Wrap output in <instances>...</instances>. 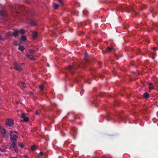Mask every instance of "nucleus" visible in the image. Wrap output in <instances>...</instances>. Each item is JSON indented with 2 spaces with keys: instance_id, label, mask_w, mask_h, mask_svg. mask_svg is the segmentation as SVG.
Returning <instances> with one entry per match:
<instances>
[{
  "instance_id": "423d86ee",
  "label": "nucleus",
  "mask_w": 158,
  "mask_h": 158,
  "mask_svg": "<svg viewBox=\"0 0 158 158\" xmlns=\"http://www.w3.org/2000/svg\"><path fill=\"white\" fill-rule=\"evenodd\" d=\"M6 124L9 126H11L14 124V120L11 119H7L6 121Z\"/></svg>"
},
{
  "instance_id": "6ab92c4d",
  "label": "nucleus",
  "mask_w": 158,
  "mask_h": 158,
  "mask_svg": "<svg viewBox=\"0 0 158 158\" xmlns=\"http://www.w3.org/2000/svg\"><path fill=\"white\" fill-rule=\"evenodd\" d=\"M19 145L20 147L22 148H23L24 147V145L23 144L19 142Z\"/></svg>"
},
{
  "instance_id": "9b49d317",
  "label": "nucleus",
  "mask_w": 158,
  "mask_h": 158,
  "mask_svg": "<svg viewBox=\"0 0 158 158\" xmlns=\"http://www.w3.org/2000/svg\"><path fill=\"white\" fill-rule=\"evenodd\" d=\"M149 96V94L147 92H145L143 94V96L146 99L148 98Z\"/></svg>"
},
{
  "instance_id": "b1692460",
  "label": "nucleus",
  "mask_w": 158,
  "mask_h": 158,
  "mask_svg": "<svg viewBox=\"0 0 158 158\" xmlns=\"http://www.w3.org/2000/svg\"><path fill=\"white\" fill-rule=\"evenodd\" d=\"M13 44H14L15 45H17L18 44H17V41H15L14 42V43H13Z\"/></svg>"
},
{
  "instance_id": "4468645a",
  "label": "nucleus",
  "mask_w": 158,
  "mask_h": 158,
  "mask_svg": "<svg viewBox=\"0 0 158 158\" xmlns=\"http://www.w3.org/2000/svg\"><path fill=\"white\" fill-rule=\"evenodd\" d=\"M20 87H22L23 88H24L26 87V86L25 84L23 82H21L19 85Z\"/></svg>"
},
{
  "instance_id": "c85d7f7f",
  "label": "nucleus",
  "mask_w": 158,
  "mask_h": 158,
  "mask_svg": "<svg viewBox=\"0 0 158 158\" xmlns=\"http://www.w3.org/2000/svg\"><path fill=\"white\" fill-rule=\"evenodd\" d=\"M59 2H60L61 5L63 4L61 0H58Z\"/></svg>"
},
{
  "instance_id": "cd10ccee",
  "label": "nucleus",
  "mask_w": 158,
  "mask_h": 158,
  "mask_svg": "<svg viewBox=\"0 0 158 158\" xmlns=\"http://www.w3.org/2000/svg\"><path fill=\"white\" fill-rule=\"evenodd\" d=\"M43 154H44V153L42 152H40V155L42 156V155H43Z\"/></svg>"
},
{
  "instance_id": "5701e85b",
  "label": "nucleus",
  "mask_w": 158,
  "mask_h": 158,
  "mask_svg": "<svg viewBox=\"0 0 158 158\" xmlns=\"http://www.w3.org/2000/svg\"><path fill=\"white\" fill-rule=\"evenodd\" d=\"M152 59H154L155 58V54L153 53H152Z\"/></svg>"
},
{
  "instance_id": "e433bc0d",
  "label": "nucleus",
  "mask_w": 158,
  "mask_h": 158,
  "mask_svg": "<svg viewBox=\"0 0 158 158\" xmlns=\"http://www.w3.org/2000/svg\"><path fill=\"white\" fill-rule=\"evenodd\" d=\"M11 158H18L16 157H11Z\"/></svg>"
},
{
  "instance_id": "4be33fe9",
  "label": "nucleus",
  "mask_w": 158,
  "mask_h": 158,
  "mask_svg": "<svg viewBox=\"0 0 158 158\" xmlns=\"http://www.w3.org/2000/svg\"><path fill=\"white\" fill-rule=\"evenodd\" d=\"M40 110H37L35 112V114L36 115H39L40 114Z\"/></svg>"
},
{
  "instance_id": "39448f33",
  "label": "nucleus",
  "mask_w": 158,
  "mask_h": 158,
  "mask_svg": "<svg viewBox=\"0 0 158 158\" xmlns=\"http://www.w3.org/2000/svg\"><path fill=\"white\" fill-rule=\"evenodd\" d=\"M14 68L15 70L21 71H22V67L21 65L17 62H15L14 64Z\"/></svg>"
},
{
  "instance_id": "412c9836",
  "label": "nucleus",
  "mask_w": 158,
  "mask_h": 158,
  "mask_svg": "<svg viewBox=\"0 0 158 158\" xmlns=\"http://www.w3.org/2000/svg\"><path fill=\"white\" fill-rule=\"evenodd\" d=\"M31 24L32 25H35L36 24V23L35 21H32L31 22Z\"/></svg>"
},
{
  "instance_id": "9d476101",
  "label": "nucleus",
  "mask_w": 158,
  "mask_h": 158,
  "mask_svg": "<svg viewBox=\"0 0 158 158\" xmlns=\"http://www.w3.org/2000/svg\"><path fill=\"white\" fill-rule=\"evenodd\" d=\"M32 39L33 40L35 39L37 37L38 34V33L37 32H35L34 31H32Z\"/></svg>"
},
{
  "instance_id": "dca6fc26",
  "label": "nucleus",
  "mask_w": 158,
  "mask_h": 158,
  "mask_svg": "<svg viewBox=\"0 0 158 158\" xmlns=\"http://www.w3.org/2000/svg\"><path fill=\"white\" fill-rule=\"evenodd\" d=\"M21 39L23 41H24L27 40V38L25 36L22 35L21 36Z\"/></svg>"
},
{
  "instance_id": "7ed1b4c3",
  "label": "nucleus",
  "mask_w": 158,
  "mask_h": 158,
  "mask_svg": "<svg viewBox=\"0 0 158 158\" xmlns=\"http://www.w3.org/2000/svg\"><path fill=\"white\" fill-rule=\"evenodd\" d=\"M0 130L2 136L5 138H8L9 133L2 126H0Z\"/></svg>"
},
{
  "instance_id": "aec40b11",
  "label": "nucleus",
  "mask_w": 158,
  "mask_h": 158,
  "mask_svg": "<svg viewBox=\"0 0 158 158\" xmlns=\"http://www.w3.org/2000/svg\"><path fill=\"white\" fill-rule=\"evenodd\" d=\"M31 149L32 151H34L36 150L35 147L34 146H32L31 147Z\"/></svg>"
},
{
  "instance_id": "f8f14e48",
  "label": "nucleus",
  "mask_w": 158,
  "mask_h": 158,
  "mask_svg": "<svg viewBox=\"0 0 158 158\" xmlns=\"http://www.w3.org/2000/svg\"><path fill=\"white\" fill-rule=\"evenodd\" d=\"M18 49L19 50L23 51L25 50V48L23 46L20 45Z\"/></svg>"
},
{
  "instance_id": "c756f323",
  "label": "nucleus",
  "mask_w": 158,
  "mask_h": 158,
  "mask_svg": "<svg viewBox=\"0 0 158 158\" xmlns=\"http://www.w3.org/2000/svg\"><path fill=\"white\" fill-rule=\"evenodd\" d=\"M33 51L32 50H29V52H30L31 53H32L33 52Z\"/></svg>"
},
{
  "instance_id": "2f4dec72",
  "label": "nucleus",
  "mask_w": 158,
  "mask_h": 158,
  "mask_svg": "<svg viewBox=\"0 0 158 158\" xmlns=\"http://www.w3.org/2000/svg\"><path fill=\"white\" fill-rule=\"evenodd\" d=\"M105 118H106V120L107 121H109L110 119H109V118H108V117H105Z\"/></svg>"
},
{
  "instance_id": "2eb2a0df",
  "label": "nucleus",
  "mask_w": 158,
  "mask_h": 158,
  "mask_svg": "<svg viewBox=\"0 0 158 158\" xmlns=\"http://www.w3.org/2000/svg\"><path fill=\"white\" fill-rule=\"evenodd\" d=\"M114 48L113 47H108L106 48V51L107 52H109V51H111V50H112Z\"/></svg>"
},
{
  "instance_id": "0eeeda50",
  "label": "nucleus",
  "mask_w": 158,
  "mask_h": 158,
  "mask_svg": "<svg viewBox=\"0 0 158 158\" xmlns=\"http://www.w3.org/2000/svg\"><path fill=\"white\" fill-rule=\"evenodd\" d=\"M10 141H14L15 142H16V140L18 138V136L15 135L10 134Z\"/></svg>"
},
{
  "instance_id": "c9c22d12",
  "label": "nucleus",
  "mask_w": 158,
  "mask_h": 158,
  "mask_svg": "<svg viewBox=\"0 0 158 158\" xmlns=\"http://www.w3.org/2000/svg\"><path fill=\"white\" fill-rule=\"evenodd\" d=\"M33 94V93H32V92H31V95H32Z\"/></svg>"
},
{
  "instance_id": "f3484780",
  "label": "nucleus",
  "mask_w": 158,
  "mask_h": 158,
  "mask_svg": "<svg viewBox=\"0 0 158 158\" xmlns=\"http://www.w3.org/2000/svg\"><path fill=\"white\" fill-rule=\"evenodd\" d=\"M26 56L27 57L29 58H30V59H31V60H34V58H33V57H32V55L30 56V55H29V54H27L26 55Z\"/></svg>"
},
{
  "instance_id": "ddd939ff",
  "label": "nucleus",
  "mask_w": 158,
  "mask_h": 158,
  "mask_svg": "<svg viewBox=\"0 0 158 158\" xmlns=\"http://www.w3.org/2000/svg\"><path fill=\"white\" fill-rule=\"evenodd\" d=\"M149 87L150 90H151L154 89L153 84L151 83H150L149 84Z\"/></svg>"
},
{
  "instance_id": "58836bf2",
  "label": "nucleus",
  "mask_w": 158,
  "mask_h": 158,
  "mask_svg": "<svg viewBox=\"0 0 158 158\" xmlns=\"http://www.w3.org/2000/svg\"><path fill=\"white\" fill-rule=\"evenodd\" d=\"M67 76V74H66V76Z\"/></svg>"
},
{
  "instance_id": "1a4fd4ad",
  "label": "nucleus",
  "mask_w": 158,
  "mask_h": 158,
  "mask_svg": "<svg viewBox=\"0 0 158 158\" xmlns=\"http://www.w3.org/2000/svg\"><path fill=\"white\" fill-rule=\"evenodd\" d=\"M39 87L40 89V93L42 95H44V85L43 84H41L40 85Z\"/></svg>"
},
{
  "instance_id": "f704fd0d",
  "label": "nucleus",
  "mask_w": 158,
  "mask_h": 158,
  "mask_svg": "<svg viewBox=\"0 0 158 158\" xmlns=\"http://www.w3.org/2000/svg\"><path fill=\"white\" fill-rule=\"evenodd\" d=\"M2 36L0 35V40L2 39Z\"/></svg>"
},
{
  "instance_id": "f257e3e1",
  "label": "nucleus",
  "mask_w": 158,
  "mask_h": 158,
  "mask_svg": "<svg viewBox=\"0 0 158 158\" xmlns=\"http://www.w3.org/2000/svg\"><path fill=\"white\" fill-rule=\"evenodd\" d=\"M88 62V60L85 59L84 61L82 62L78 65H69L68 67H65V72L66 73H69L73 75L75 73V70L77 69L78 67L82 69H85L86 66L85 63Z\"/></svg>"
},
{
  "instance_id": "6e6552de",
  "label": "nucleus",
  "mask_w": 158,
  "mask_h": 158,
  "mask_svg": "<svg viewBox=\"0 0 158 158\" xmlns=\"http://www.w3.org/2000/svg\"><path fill=\"white\" fill-rule=\"evenodd\" d=\"M22 118L23 119V121L26 122H27L29 120V118L25 116V114L24 113L22 114Z\"/></svg>"
},
{
  "instance_id": "20e7f679",
  "label": "nucleus",
  "mask_w": 158,
  "mask_h": 158,
  "mask_svg": "<svg viewBox=\"0 0 158 158\" xmlns=\"http://www.w3.org/2000/svg\"><path fill=\"white\" fill-rule=\"evenodd\" d=\"M11 143H9L8 146H10V147H11V146L12 145L13 146V148L14 151L16 153L18 152V150L17 148V147L16 145V142H15V141H11Z\"/></svg>"
},
{
  "instance_id": "7c9ffc66",
  "label": "nucleus",
  "mask_w": 158,
  "mask_h": 158,
  "mask_svg": "<svg viewBox=\"0 0 158 158\" xmlns=\"http://www.w3.org/2000/svg\"><path fill=\"white\" fill-rule=\"evenodd\" d=\"M0 151L2 152H4V150H3L1 148H0Z\"/></svg>"
},
{
  "instance_id": "f03ea898",
  "label": "nucleus",
  "mask_w": 158,
  "mask_h": 158,
  "mask_svg": "<svg viewBox=\"0 0 158 158\" xmlns=\"http://www.w3.org/2000/svg\"><path fill=\"white\" fill-rule=\"evenodd\" d=\"M19 31H18V30H15V31L12 33H11L10 32H9L6 33V36L9 37H12V36L15 37H17L18 35L19 32H20L21 34H23L25 32V30Z\"/></svg>"
},
{
  "instance_id": "bb28decb",
  "label": "nucleus",
  "mask_w": 158,
  "mask_h": 158,
  "mask_svg": "<svg viewBox=\"0 0 158 158\" xmlns=\"http://www.w3.org/2000/svg\"><path fill=\"white\" fill-rule=\"evenodd\" d=\"M85 55L86 56H88V53L85 52Z\"/></svg>"
},
{
  "instance_id": "72a5a7b5",
  "label": "nucleus",
  "mask_w": 158,
  "mask_h": 158,
  "mask_svg": "<svg viewBox=\"0 0 158 158\" xmlns=\"http://www.w3.org/2000/svg\"><path fill=\"white\" fill-rule=\"evenodd\" d=\"M14 133H15L17 134H18V132L16 131H14Z\"/></svg>"
},
{
  "instance_id": "4c0bfd02",
  "label": "nucleus",
  "mask_w": 158,
  "mask_h": 158,
  "mask_svg": "<svg viewBox=\"0 0 158 158\" xmlns=\"http://www.w3.org/2000/svg\"><path fill=\"white\" fill-rule=\"evenodd\" d=\"M55 106H56V104H55Z\"/></svg>"
},
{
  "instance_id": "393cba45",
  "label": "nucleus",
  "mask_w": 158,
  "mask_h": 158,
  "mask_svg": "<svg viewBox=\"0 0 158 158\" xmlns=\"http://www.w3.org/2000/svg\"><path fill=\"white\" fill-rule=\"evenodd\" d=\"M92 43L93 44V45L95 46H96L97 45V43L94 42H93Z\"/></svg>"
},
{
  "instance_id": "473e14b6",
  "label": "nucleus",
  "mask_w": 158,
  "mask_h": 158,
  "mask_svg": "<svg viewBox=\"0 0 158 158\" xmlns=\"http://www.w3.org/2000/svg\"><path fill=\"white\" fill-rule=\"evenodd\" d=\"M141 28H140V27H135V29H141Z\"/></svg>"
},
{
  "instance_id": "a878e982",
  "label": "nucleus",
  "mask_w": 158,
  "mask_h": 158,
  "mask_svg": "<svg viewBox=\"0 0 158 158\" xmlns=\"http://www.w3.org/2000/svg\"><path fill=\"white\" fill-rule=\"evenodd\" d=\"M10 134H13V133H14V131H10Z\"/></svg>"
},
{
  "instance_id": "a211bd4d",
  "label": "nucleus",
  "mask_w": 158,
  "mask_h": 158,
  "mask_svg": "<svg viewBox=\"0 0 158 158\" xmlns=\"http://www.w3.org/2000/svg\"><path fill=\"white\" fill-rule=\"evenodd\" d=\"M59 6L58 4H56V3H54V7L55 9H57Z\"/></svg>"
}]
</instances>
